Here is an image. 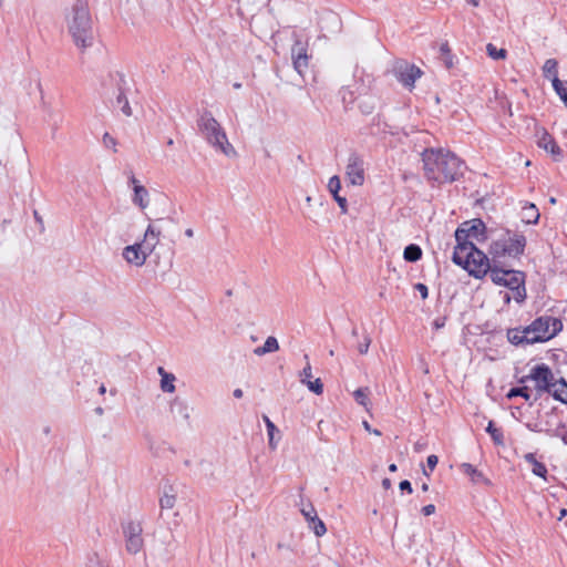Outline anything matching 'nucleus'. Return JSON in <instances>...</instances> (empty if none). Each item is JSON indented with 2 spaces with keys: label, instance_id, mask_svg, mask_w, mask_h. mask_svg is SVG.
Masks as SVG:
<instances>
[{
  "label": "nucleus",
  "instance_id": "obj_5",
  "mask_svg": "<svg viewBox=\"0 0 567 567\" xmlns=\"http://www.w3.org/2000/svg\"><path fill=\"white\" fill-rule=\"evenodd\" d=\"M452 260L475 278H483L493 268L489 258L476 246L455 247Z\"/></svg>",
  "mask_w": 567,
  "mask_h": 567
},
{
  "label": "nucleus",
  "instance_id": "obj_36",
  "mask_svg": "<svg viewBox=\"0 0 567 567\" xmlns=\"http://www.w3.org/2000/svg\"><path fill=\"white\" fill-rule=\"evenodd\" d=\"M514 396H523L526 401L530 399V394L528 392L527 386H517L509 390L507 393V398H514Z\"/></svg>",
  "mask_w": 567,
  "mask_h": 567
},
{
  "label": "nucleus",
  "instance_id": "obj_64",
  "mask_svg": "<svg viewBox=\"0 0 567 567\" xmlns=\"http://www.w3.org/2000/svg\"><path fill=\"white\" fill-rule=\"evenodd\" d=\"M92 567H107V566H105V565H104V564H102V563H97V564H96V566H92Z\"/></svg>",
  "mask_w": 567,
  "mask_h": 567
},
{
  "label": "nucleus",
  "instance_id": "obj_54",
  "mask_svg": "<svg viewBox=\"0 0 567 567\" xmlns=\"http://www.w3.org/2000/svg\"><path fill=\"white\" fill-rule=\"evenodd\" d=\"M243 390L241 389H235L234 392H233V395L236 398V399H240L243 396Z\"/></svg>",
  "mask_w": 567,
  "mask_h": 567
},
{
  "label": "nucleus",
  "instance_id": "obj_50",
  "mask_svg": "<svg viewBox=\"0 0 567 567\" xmlns=\"http://www.w3.org/2000/svg\"><path fill=\"white\" fill-rule=\"evenodd\" d=\"M33 217H34L35 221L39 224V226H40L41 230H43V229H44L43 218H42V216L39 214V212H38V210H34V212H33Z\"/></svg>",
  "mask_w": 567,
  "mask_h": 567
},
{
  "label": "nucleus",
  "instance_id": "obj_46",
  "mask_svg": "<svg viewBox=\"0 0 567 567\" xmlns=\"http://www.w3.org/2000/svg\"><path fill=\"white\" fill-rule=\"evenodd\" d=\"M439 458L436 455H429L426 460L427 467L433 471L435 466L437 465Z\"/></svg>",
  "mask_w": 567,
  "mask_h": 567
},
{
  "label": "nucleus",
  "instance_id": "obj_29",
  "mask_svg": "<svg viewBox=\"0 0 567 567\" xmlns=\"http://www.w3.org/2000/svg\"><path fill=\"white\" fill-rule=\"evenodd\" d=\"M486 432L491 435L493 442L496 445H503L504 444V435L501 429L495 427L494 422L489 421L488 425L486 427Z\"/></svg>",
  "mask_w": 567,
  "mask_h": 567
},
{
  "label": "nucleus",
  "instance_id": "obj_61",
  "mask_svg": "<svg viewBox=\"0 0 567 567\" xmlns=\"http://www.w3.org/2000/svg\"><path fill=\"white\" fill-rule=\"evenodd\" d=\"M561 441L567 445V432L561 435Z\"/></svg>",
  "mask_w": 567,
  "mask_h": 567
},
{
  "label": "nucleus",
  "instance_id": "obj_62",
  "mask_svg": "<svg viewBox=\"0 0 567 567\" xmlns=\"http://www.w3.org/2000/svg\"><path fill=\"white\" fill-rule=\"evenodd\" d=\"M95 413L99 414V415H102L103 414V409L102 408H96L95 409Z\"/></svg>",
  "mask_w": 567,
  "mask_h": 567
},
{
  "label": "nucleus",
  "instance_id": "obj_17",
  "mask_svg": "<svg viewBox=\"0 0 567 567\" xmlns=\"http://www.w3.org/2000/svg\"><path fill=\"white\" fill-rule=\"evenodd\" d=\"M341 188V182L339 176L334 175L329 179L328 183V189L332 194L334 200L338 203L341 213L347 214L348 212V202L347 198L343 196H340L339 192Z\"/></svg>",
  "mask_w": 567,
  "mask_h": 567
},
{
  "label": "nucleus",
  "instance_id": "obj_12",
  "mask_svg": "<svg viewBox=\"0 0 567 567\" xmlns=\"http://www.w3.org/2000/svg\"><path fill=\"white\" fill-rule=\"evenodd\" d=\"M291 59L293 69L298 72V74L303 76L308 70L310 59L308 55V42L302 41L297 35H295V42L291 47Z\"/></svg>",
  "mask_w": 567,
  "mask_h": 567
},
{
  "label": "nucleus",
  "instance_id": "obj_51",
  "mask_svg": "<svg viewBox=\"0 0 567 567\" xmlns=\"http://www.w3.org/2000/svg\"><path fill=\"white\" fill-rule=\"evenodd\" d=\"M530 210L533 213V219H528V223H534L536 224L538 221V218H539V214L537 212V209L535 208L534 205L530 206Z\"/></svg>",
  "mask_w": 567,
  "mask_h": 567
},
{
  "label": "nucleus",
  "instance_id": "obj_3",
  "mask_svg": "<svg viewBox=\"0 0 567 567\" xmlns=\"http://www.w3.org/2000/svg\"><path fill=\"white\" fill-rule=\"evenodd\" d=\"M526 237L518 231L504 230L491 243L489 255L493 264L505 265V259H519L525 251Z\"/></svg>",
  "mask_w": 567,
  "mask_h": 567
},
{
  "label": "nucleus",
  "instance_id": "obj_38",
  "mask_svg": "<svg viewBox=\"0 0 567 567\" xmlns=\"http://www.w3.org/2000/svg\"><path fill=\"white\" fill-rule=\"evenodd\" d=\"M303 358L306 360V367L300 372V381H301V383L306 384L309 380H311L312 372H311V365H310V362H309L308 354H305Z\"/></svg>",
  "mask_w": 567,
  "mask_h": 567
},
{
  "label": "nucleus",
  "instance_id": "obj_40",
  "mask_svg": "<svg viewBox=\"0 0 567 567\" xmlns=\"http://www.w3.org/2000/svg\"><path fill=\"white\" fill-rule=\"evenodd\" d=\"M523 336H526L524 339L525 344H534L538 341L532 340L533 338L537 337L536 331H532V323L523 329H520Z\"/></svg>",
  "mask_w": 567,
  "mask_h": 567
},
{
  "label": "nucleus",
  "instance_id": "obj_25",
  "mask_svg": "<svg viewBox=\"0 0 567 567\" xmlns=\"http://www.w3.org/2000/svg\"><path fill=\"white\" fill-rule=\"evenodd\" d=\"M279 350V343L278 340L270 336L266 339L264 346L257 347L254 349V353L258 357L265 355L267 353L276 352Z\"/></svg>",
  "mask_w": 567,
  "mask_h": 567
},
{
  "label": "nucleus",
  "instance_id": "obj_34",
  "mask_svg": "<svg viewBox=\"0 0 567 567\" xmlns=\"http://www.w3.org/2000/svg\"><path fill=\"white\" fill-rule=\"evenodd\" d=\"M176 496L175 494L164 492L163 496L159 498V506L162 509H171L175 506Z\"/></svg>",
  "mask_w": 567,
  "mask_h": 567
},
{
  "label": "nucleus",
  "instance_id": "obj_27",
  "mask_svg": "<svg viewBox=\"0 0 567 567\" xmlns=\"http://www.w3.org/2000/svg\"><path fill=\"white\" fill-rule=\"evenodd\" d=\"M262 420L267 427L269 447L271 450H276L277 442L275 441V432H277L278 430H277L276 425L274 424V422L267 415H264Z\"/></svg>",
  "mask_w": 567,
  "mask_h": 567
},
{
  "label": "nucleus",
  "instance_id": "obj_18",
  "mask_svg": "<svg viewBox=\"0 0 567 567\" xmlns=\"http://www.w3.org/2000/svg\"><path fill=\"white\" fill-rule=\"evenodd\" d=\"M537 144L540 148H544L545 151L549 152L554 156L561 155L560 147L557 145L555 140L545 130L542 131V134L538 137Z\"/></svg>",
  "mask_w": 567,
  "mask_h": 567
},
{
  "label": "nucleus",
  "instance_id": "obj_15",
  "mask_svg": "<svg viewBox=\"0 0 567 567\" xmlns=\"http://www.w3.org/2000/svg\"><path fill=\"white\" fill-rule=\"evenodd\" d=\"M169 412L175 422H185L189 424L190 408L186 400L175 396L169 401Z\"/></svg>",
  "mask_w": 567,
  "mask_h": 567
},
{
  "label": "nucleus",
  "instance_id": "obj_45",
  "mask_svg": "<svg viewBox=\"0 0 567 567\" xmlns=\"http://www.w3.org/2000/svg\"><path fill=\"white\" fill-rule=\"evenodd\" d=\"M414 288H415V290H417L420 292L422 299H426L427 298L429 289H427V287L424 284L419 282V284H416L414 286Z\"/></svg>",
  "mask_w": 567,
  "mask_h": 567
},
{
  "label": "nucleus",
  "instance_id": "obj_48",
  "mask_svg": "<svg viewBox=\"0 0 567 567\" xmlns=\"http://www.w3.org/2000/svg\"><path fill=\"white\" fill-rule=\"evenodd\" d=\"M422 513L425 516H430L435 513V506L433 504H429L422 507Z\"/></svg>",
  "mask_w": 567,
  "mask_h": 567
},
{
  "label": "nucleus",
  "instance_id": "obj_22",
  "mask_svg": "<svg viewBox=\"0 0 567 567\" xmlns=\"http://www.w3.org/2000/svg\"><path fill=\"white\" fill-rule=\"evenodd\" d=\"M132 202L141 209H145L150 204L148 190L143 185H135Z\"/></svg>",
  "mask_w": 567,
  "mask_h": 567
},
{
  "label": "nucleus",
  "instance_id": "obj_57",
  "mask_svg": "<svg viewBox=\"0 0 567 567\" xmlns=\"http://www.w3.org/2000/svg\"><path fill=\"white\" fill-rule=\"evenodd\" d=\"M185 235H186L187 237H189V238H190V237H193V236H194V230H193L192 228H187V229L185 230Z\"/></svg>",
  "mask_w": 567,
  "mask_h": 567
},
{
  "label": "nucleus",
  "instance_id": "obj_7",
  "mask_svg": "<svg viewBox=\"0 0 567 567\" xmlns=\"http://www.w3.org/2000/svg\"><path fill=\"white\" fill-rule=\"evenodd\" d=\"M486 226L482 219L475 218L468 221H464L455 231V247L463 246H475V241L486 240Z\"/></svg>",
  "mask_w": 567,
  "mask_h": 567
},
{
  "label": "nucleus",
  "instance_id": "obj_1",
  "mask_svg": "<svg viewBox=\"0 0 567 567\" xmlns=\"http://www.w3.org/2000/svg\"><path fill=\"white\" fill-rule=\"evenodd\" d=\"M425 176L436 183H452L464 173L465 165L454 153L442 148H426L422 152Z\"/></svg>",
  "mask_w": 567,
  "mask_h": 567
},
{
  "label": "nucleus",
  "instance_id": "obj_55",
  "mask_svg": "<svg viewBox=\"0 0 567 567\" xmlns=\"http://www.w3.org/2000/svg\"><path fill=\"white\" fill-rule=\"evenodd\" d=\"M442 327H444V321H441L439 319L434 321L435 329H441Z\"/></svg>",
  "mask_w": 567,
  "mask_h": 567
},
{
  "label": "nucleus",
  "instance_id": "obj_4",
  "mask_svg": "<svg viewBox=\"0 0 567 567\" xmlns=\"http://www.w3.org/2000/svg\"><path fill=\"white\" fill-rule=\"evenodd\" d=\"M198 130L209 145L227 157L237 155L235 147L229 143L225 130L209 111L202 113L197 121Z\"/></svg>",
  "mask_w": 567,
  "mask_h": 567
},
{
  "label": "nucleus",
  "instance_id": "obj_20",
  "mask_svg": "<svg viewBox=\"0 0 567 567\" xmlns=\"http://www.w3.org/2000/svg\"><path fill=\"white\" fill-rule=\"evenodd\" d=\"M543 75L544 78L551 81L553 86H557L560 84L558 78V62L556 59H547L543 65Z\"/></svg>",
  "mask_w": 567,
  "mask_h": 567
},
{
  "label": "nucleus",
  "instance_id": "obj_32",
  "mask_svg": "<svg viewBox=\"0 0 567 567\" xmlns=\"http://www.w3.org/2000/svg\"><path fill=\"white\" fill-rule=\"evenodd\" d=\"M359 109L363 114H371L375 109V100L372 96H364L359 102Z\"/></svg>",
  "mask_w": 567,
  "mask_h": 567
},
{
  "label": "nucleus",
  "instance_id": "obj_13",
  "mask_svg": "<svg viewBox=\"0 0 567 567\" xmlns=\"http://www.w3.org/2000/svg\"><path fill=\"white\" fill-rule=\"evenodd\" d=\"M396 80L405 87H414L415 81L421 78L422 71L414 64H410L406 61H399L393 68Z\"/></svg>",
  "mask_w": 567,
  "mask_h": 567
},
{
  "label": "nucleus",
  "instance_id": "obj_63",
  "mask_svg": "<svg viewBox=\"0 0 567 567\" xmlns=\"http://www.w3.org/2000/svg\"><path fill=\"white\" fill-rule=\"evenodd\" d=\"M468 2L475 7L478 6V0H468Z\"/></svg>",
  "mask_w": 567,
  "mask_h": 567
},
{
  "label": "nucleus",
  "instance_id": "obj_43",
  "mask_svg": "<svg viewBox=\"0 0 567 567\" xmlns=\"http://www.w3.org/2000/svg\"><path fill=\"white\" fill-rule=\"evenodd\" d=\"M513 291V298L517 301V302H522L525 300L526 298V290H525V286H519L518 288H512L511 289Z\"/></svg>",
  "mask_w": 567,
  "mask_h": 567
},
{
  "label": "nucleus",
  "instance_id": "obj_2",
  "mask_svg": "<svg viewBox=\"0 0 567 567\" xmlns=\"http://www.w3.org/2000/svg\"><path fill=\"white\" fill-rule=\"evenodd\" d=\"M68 31L75 47L82 51L94 43V31L89 6L83 0H76L66 17Z\"/></svg>",
  "mask_w": 567,
  "mask_h": 567
},
{
  "label": "nucleus",
  "instance_id": "obj_60",
  "mask_svg": "<svg viewBox=\"0 0 567 567\" xmlns=\"http://www.w3.org/2000/svg\"><path fill=\"white\" fill-rule=\"evenodd\" d=\"M396 470H398V467L395 464H390V466H389L390 472H395Z\"/></svg>",
  "mask_w": 567,
  "mask_h": 567
},
{
  "label": "nucleus",
  "instance_id": "obj_37",
  "mask_svg": "<svg viewBox=\"0 0 567 567\" xmlns=\"http://www.w3.org/2000/svg\"><path fill=\"white\" fill-rule=\"evenodd\" d=\"M526 427L532 432H545L551 436H558V432H551L549 429L543 426L542 422L526 423Z\"/></svg>",
  "mask_w": 567,
  "mask_h": 567
},
{
  "label": "nucleus",
  "instance_id": "obj_33",
  "mask_svg": "<svg viewBox=\"0 0 567 567\" xmlns=\"http://www.w3.org/2000/svg\"><path fill=\"white\" fill-rule=\"evenodd\" d=\"M486 52L489 58L493 60H504L507 55V51L505 49H497L494 44L488 43L486 45Z\"/></svg>",
  "mask_w": 567,
  "mask_h": 567
},
{
  "label": "nucleus",
  "instance_id": "obj_19",
  "mask_svg": "<svg viewBox=\"0 0 567 567\" xmlns=\"http://www.w3.org/2000/svg\"><path fill=\"white\" fill-rule=\"evenodd\" d=\"M157 373L161 377L159 388L164 393H174L175 388V381L176 377L175 374L167 372L163 367L157 368Z\"/></svg>",
  "mask_w": 567,
  "mask_h": 567
},
{
  "label": "nucleus",
  "instance_id": "obj_41",
  "mask_svg": "<svg viewBox=\"0 0 567 567\" xmlns=\"http://www.w3.org/2000/svg\"><path fill=\"white\" fill-rule=\"evenodd\" d=\"M306 385H307V388H308L311 392H313V393H316V394H318V395H320V394L323 392V384H322V382H321V380H320V379H316V380H313V381H312V380H309V381L306 383Z\"/></svg>",
  "mask_w": 567,
  "mask_h": 567
},
{
  "label": "nucleus",
  "instance_id": "obj_56",
  "mask_svg": "<svg viewBox=\"0 0 567 567\" xmlns=\"http://www.w3.org/2000/svg\"><path fill=\"white\" fill-rule=\"evenodd\" d=\"M503 299L505 303H509L512 296L508 292H505Z\"/></svg>",
  "mask_w": 567,
  "mask_h": 567
},
{
  "label": "nucleus",
  "instance_id": "obj_21",
  "mask_svg": "<svg viewBox=\"0 0 567 567\" xmlns=\"http://www.w3.org/2000/svg\"><path fill=\"white\" fill-rule=\"evenodd\" d=\"M557 401L567 403V382L564 378L557 379L554 386L548 391Z\"/></svg>",
  "mask_w": 567,
  "mask_h": 567
},
{
  "label": "nucleus",
  "instance_id": "obj_31",
  "mask_svg": "<svg viewBox=\"0 0 567 567\" xmlns=\"http://www.w3.org/2000/svg\"><path fill=\"white\" fill-rule=\"evenodd\" d=\"M440 52H441V59H442L445 68L446 69L453 68V65H454L453 55L451 53V49H450V45L447 42H444L441 44Z\"/></svg>",
  "mask_w": 567,
  "mask_h": 567
},
{
  "label": "nucleus",
  "instance_id": "obj_14",
  "mask_svg": "<svg viewBox=\"0 0 567 567\" xmlns=\"http://www.w3.org/2000/svg\"><path fill=\"white\" fill-rule=\"evenodd\" d=\"M346 176L351 185L361 186L364 183V163L360 155L350 154L346 167Z\"/></svg>",
  "mask_w": 567,
  "mask_h": 567
},
{
  "label": "nucleus",
  "instance_id": "obj_42",
  "mask_svg": "<svg viewBox=\"0 0 567 567\" xmlns=\"http://www.w3.org/2000/svg\"><path fill=\"white\" fill-rule=\"evenodd\" d=\"M102 142L106 148H112L114 153L117 152V150H116L117 142L110 133H107V132L104 133Z\"/></svg>",
  "mask_w": 567,
  "mask_h": 567
},
{
  "label": "nucleus",
  "instance_id": "obj_6",
  "mask_svg": "<svg viewBox=\"0 0 567 567\" xmlns=\"http://www.w3.org/2000/svg\"><path fill=\"white\" fill-rule=\"evenodd\" d=\"M161 229L150 224L141 243L126 246L123 249V258L131 265L141 267L159 243Z\"/></svg>",
  "mask_w": 567,
  "mask_h": 567
},
{
  "label": "nucleus",
  "instance_id": "obj_24",
  "mask_svg": "<svg viewBox=\"0 0 567 567\" xmlns=\"http://www.w3.org/2000/svg\"><path fill=\"white\" fill-rule=\"evenodd\" d=\"M525 461L532 465V472L538 477L545 478L547 475V468L544 463L536 460L535 454L527 453L524 456Z\"/></svg>",
  "mask_w": 567,
  "mask_h": 567
},
{
  "label": "nucleus",
  "instance_id": "obj_10",
  "mask_svg": "<svg viewBox=\"0 0 567 567\" xmlns=\"http://www.w3.org/2000/svg\"><path fill=\"white\" fill-rule=\"evenodd\" d=\"M526 380H532L536 384V390L539 393L547 392L551 386H554L556 382V378L551 371V369L545 364H536L530 369V372L528 375L524 377L520 381L524 382Z\"/></svg>",
  "mask_w": 567,
  "mask_h": 567
},
{
  "label": "nucleus",
  "instance_id": "obj_30",
  "mask_svg": "<svg viewBox=\"0 0 567 567\" xmlns=\"http://www.w3.org/2000/svg\"><path fill=\"white\" fill-rule=\"evenodd\" d=\"M526 336H523L520 328H512L507 330V340L514 346H525L524 339Z\"/></svg>",
  "mask_w": 567,
  "mask_h": 567
},
{
  "label": "nucleus",
  "instance_id": "obj_49",
  "mask_svg": "<svg viewBox=\"0 0 567 567\" xmlns=\"http://www.w3.org/2000/svg\"><path fill=\"white\" fill-rule=\"evenodd\" d=\"M362 424H363V427H364L365 431H368V432H370V433H372L374 435H378V436L381 435V432L379 430H377V429H372L371 425L369 424V422L363 421Z\"/></svg>",
  "mask_w": 567,
  "mask_h": 567
},
{
  "label": "nucleus",
  "instance_id": "obj_53",
  "mask_svg": "<svg viewBox=\"0 0 567 567\" xmlns=\"http://www.w3.org/2000/svg\"><path fill=\"white\" fill-rule=\"evenodd\" d=\"M392 483H391V480L390 478H383L382 480V486L385 488V489H389L391 487Z\"/></svg>",
  "mask_w": 567,
  "mask_h": 567
},
{
  "label": "nucleus",
  "instance_id": "obj_39",
  "mask_svg": "<svg viewBox=\"0 0 567 567\" xmlns=\"http://www.w3.org/2000/svg\"><path fill=\"white\" fill-rule=\"evenodd\" d=\"M556 94L559 96V99L564 102L565 106L567 107V81H560V84H557V86H553Z\"/></svg>",
  "mask_w": 567,
  "mask_h": 567
},
{
  "label": "nucleus",
  "instance_id": "obj_11",
  "mask_svg": "<svg viewBox=\"0 0 567 567\" xmlns=\"http://www.w3.org/2000/svg\"><path fill=\"white\" fill-rule=\"evenodd\" d=\"M489 276L494 284L507 287L509 289L518 288L525 282L523 272L512 269H504L499 264H493Z\"/></svg>",
  "mask_w": 567,
  "mask_h": 567
},
{
  "label": "nucleus",
  "instance_id": "obj_28",
  "mask_svg": "<svg viewBox=\"0 0 567 567\" xmlns=\"http://www.w3.org/2000/svg\"><path fill=\"white\" fill-rule=\"evenodd\" d=\"M115 107H118L125 116L132 115V109L130 106L128 100L126 95L121 91L116 96Z\"/></svg>",
  "mask_w": 567,
  "mask_h": 567
},
{
  "label": "nucleus",
  "instance_id": "obj_47",
  "mask_svg": "<svg viewBox=\"0 0 567 567\" xmlns=\"http://www.w3.org/2000/svg\"><path fill=\"white\" fill-rule=\"evenodd\" d=\"M399 487L401 491H406L408 493H412V491H413L412 485H411L410 481H408V480L400 482Z\"/></svg>",
  "mask_w": 567,
  "mask_h": 567
},
{
  "label": "nucleus",
  "instance_id": "obj_59",
  "mask_svg": "<svg viewBox=\"0 0 567 567\" xmlns=\"http://www.w3.org/2000/svg\"><path fill=\"white\" fill-rule=\"evenodd\" d=\"M106 392V388L104 384H101V386L99 388V393L100 394H104Z\"/></svg>",
  "mask_w": 567,
  "mask_h": 567
},
{
  "label": "nucleus",
  "instance_id": "obj_58",
  "mask_svg": "<svg viewBox=\"0 0 567 567\" xmlns=\"http://www.w3.org/2000/svg\"><path fill=\"white\" fill-rule=\"evenodd\" d=\"M566 515H567V509H566V508H563V509L560 511V515H559L558 519H563Z\"/></svg>",
  "mask_w": 567,
  "mask_h": 567
},
{
  "label": "nucleus",
  "instance_id": "obj_26",
  "mask_svg": "<svg viewBox=\"0 0 567 567\" xmlns=\"http://www.w3.org/2000/svg\"><path fill=\"white\" fill-rule=\"evenodd\" d=\"M403 257L409 262H415L422 257V249L415 244H410L404 248Z\"/></svg>",
  "mask_w": 567,
  "mask_h": 567
},
{
  "label": "nucleus",
  "instance_id": "obj_23",
  "mask_svg": "<svg viewBox=\"0 0 567 567\" xmlns=\"http://www.w3.org/2000/svg\"><path fill=\"white\" fill-rule=\"evenodd\" d=\"M461 470L464 474L471 477V481L476 484H489V481L484 476L482 472H480L476 467H474L470 463L461 464Z\"/></svg>",
  "mask_w": 567,
  "mask_h": 567
},
{
  "label": "nucleus",
  "instance_id": "obj_52",
  "mask_svg": "<svg viewBox=\"0 0 567 567\" xmlns=\"http://www.w3.org/2000/svg\"><path fill=\"white\" fill-rule=\"evenodd\" d=\"M130 184H132L133 188L135 187V185H140L138 181L136 179V177L134 176V174L131 172V175H130Z\"/></svg>",
  "mask_w": 567,
  "mask_h": 567
},
{
  "label": "nucleus",
  "instance_id": "obj_35",
  "mask_svg": "<svg viewBox=\"0 0 567 567\" xmlns=\"http://www.w3.org/2000/svg\"><path fill=\"white\" fill-rule=\"evenodd\" d=\"M354 400L360 405L367 406L369 404V389L368 388H359L353 393Z\"/></svg>",
  "mask_w": 567,
  "mask_h": 567
},
{
  "label": "nucleus",
  "instance_id": "obj_16",
  "mask_svg": "<svg viewBox=\"0 0 567 567\" xmlns=\"http://www.w3.org/2000/svg\"><path fill=\"white\" fill-rule=\"evenodd\" d=\"M301 514L308 523V527L313 530L315 535L321 537L326 534L324 523L318 517L317 511L311 503L301 508Z\"/></svg>",
  "mask_w": 567,
  "mask_h": 567
},
{
  "label": "nucleus",
  "instance_id": "obj_9",
  "mask_svg": "<svg viewBox=\"0 0 567 567\" xmlns=\"http://www.w3.org/2000/svg\"><path fill=\"white\" fill-rule=\"evenodd\" d=\"M122 529L127 553L136 555L143 549L144 546V539L142 536L143 527L141 522L128 520L123 523Z\"/></svg>",
  "mask_w": 567,
  "mask_h": 567
},
{
  "label": "nucleus",
  "instance_id": "obj_8",
  "mask_svg": "<svg viewBox=\"0 0 567 567\" xmlns=\"http://www.w3.org/2000/svg\"><path fill=\"white\" fill-rule=\"evenodd\" d=\"M563 329V322L551 316H542L532 322V331H536L537 337L532 340L545 342L557 336Z\"/></svg>",
  "mask_w": 567,
  "mask_h": 567
},
{
  "label": "nucleus",
  "instance_id": "obj_44",
  "mask_svg": "<svg viewBox=\"0 0 567 567\" xmlns=\"http://www.w3.org/2000/svg\"><path fill=\"white\" fill-rule=\"evenodd\" d=\"M371 344V338L369 334H365L363 341L358 344V351L361 354H365L369 351V347Z\"/></svg>",
  "mask_w": 567,
  "mask_h": 567
}]
</instances>
